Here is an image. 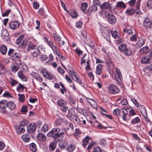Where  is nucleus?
<instances>
[{"mask_svg":"<svg viewBox=\"0 0 152 152\" xmlns=\"http://www.w3.org/2000/svg\"><path fill=\"white\" fill-rule=\"evenodd\" d=\"M37 139L39 141L45 142L46 140V137L45 135L41 133H39L37 135Z\"/></svg>","mask_w":152,"mask_h":152,"instance_id":"obj_19","label":"nucleus"},{"mask_svg":"<svg viewBox=\"0 0 152 152\" xmlns=\"http://www.w3.org/2000/svg\"><path fill=\"white\" fill-rule=\"evenodd\" d=\"M63 121V119L62 118L57 119L55 123V124L56 126L60 125Z\"/></svg>","mask_w":152,"mask_h":152,"instance_id":"obj_48","label":"nucleus"},{"mask_svg":"<svg viewBox=\"0 0 152 152\" xmlns=\"http://www.w3.org/2000/svg\"><path fill=\"white\" fill-rule=\"evenodd\" d=\"M18 95L19 96L20 101L22 102H23L25 101V96L24 94H19Z\"/></svg>","mask_w":152,"mask_h":152,"instance_id":"obj_52","label":"nucleus"},{"mask_svg":"<svg viewBox=\"0 0 152 152\" xmlns=\"http://www.w3.org/2000/svg\"><path fill=\"white\" fill-rule=\"evenodd\" d=\"M91 141V138L87 136L83 140L82 145L84 148H85L89 142Z\"/></svg>","mask_w":152,"mask_h":152,"instance_id":"obj_20","label":"nucleus"},{"mask_svg":"<svg viewBox=\"0 0 152 152\" xmlns=\"http://www.w3.org/2000/svg\"><path fill=\"white\" fill-rule=\"evenodd\" d=\"M3 96L4 97H6L7 98L12 97L10 94L8 92H5L3 95Z\"/></svg>","mask_w":152,"mask_h":152,"instance_id":"obj_60","label":"nucleus"},{"mask_svg":"<svg viewBox=\"0 0 152 152\" xmlns=\"http://www.w3.org/2000/svg\"><path fill=\"white\" fill-rule=\"evenodd\" d=\"M108 89L109 92L111 94H116L120 92L119 88L113 83H111L108 86Z\"/></svg>","mask_w":152,"mask_h":152,"instance_id":"obj_3","label":"nucleus"},{"mask_svg":"<svg viewBox=\"0 0 152 152\" xmlns=\"http://www.w3.org/2000/svg\"><path fill=\"white\" fill-rule=\"evenodd\" d=\"M75 50L79 56H80L83 54V51L79 48H77Z\"/></svg>","mask_w":152,"mask_h":152,"instance_id":"obj_62","label":"nucleus"},{"mask_svg":"<svg viewBox=\"0 0 152 152\" xmlns=\"http://www.w3.org/2000/svg\"><path fill=\"white\" fill-rule=\"evenodd\" d=\"M38 13L42 16H45V13L44 9L43 7L40 8L39 10Z\"/></svg>","mask_w":152,"mask_h":152,"instance_id":"obj_54","label":"nucleus"},{"mask_svg":"<svg viewBox=\"0 0 152 152\" xmlns=\"http://www.w3.org/2000/svg\"><path fill=\"white\" fill-rule=\"evenodd\" d=\"M105 17L107 18L109 23L111 24L115 23L116 21L115 17L112 14H110L107 12L105 13Z\"/></svg>","mask_w":152,"mask_h":152,"instance_id":"obj_4","label":"nucleus"},{"mask_svg":"<svg viewBox=\"0 0 152 152\" xmlns=\"http://www.w3.org/2000/svg\"><path fill=\"white\" fill-rule=\"evenodd\" d=\"M40 54V51L37 49V50L34 51L32 53V56L34 57H38Z\"/></svg>","mask_w":152,"mask_h":152,"instance_id":"obj_47","label":"nucleus"},{"mask_svg":"<svg viewBox=\"0 0 152 152\" xmlns=\"http://www.w3.org/2000/svg\"><path fill=\"white\" fill-rule=\"evenodd\" d=\"M6 72V69L4 66L0 64V75L4 74Z\"/></svg>","mask_w":152,"mask_h":152,"instance_id":"obj_38","label":"nucleus"},{"mask_svg":"<svg viewBox=\"0 0 152 152\" xmlns=\"http://www.w3.org/2000/svg\"><path fill=\"white\" fill-rule=\"evenodd\" d=\"M20 25V23L18 21L11 22L9 24L10 28L12 30H15L17 29L19 27Z\"/></svg>","mask_w":152,"mask_h":152,"instance_id":"obj_6","label":"nucleus"},{"mask_svg":"<svg viewBox=\"0 0 152 152\" xmlns=\"http://www.w3.org/2000/svg\"><path fill=\"white\" fill-rule=\"evenodd\" d=\"M53 36L55 39L58 42L61 39V37L60 36L56 33L53 34Z\"/></svg>","mask_w":152,"mask_h":152,"instance_id":"obj_55","label":"nucleus"},{"mask_svg":"<svg viewBox=\"0 0 152 152\" xmlns=\"http://www.w3.org/2000/svg\"><path fill=\"white\" fill-rule=\"evenodd\" d=\"M76 147L75 145L70 144L67 148V149L69 152H72L75 149Z\"/></svg>","mask_w":152,"mask_h":152,"instance_id":"obj_42","label":"nucleus"},{"mask_svg":"<svg viewBox=\"0 0 152 152\" xmlns=\"http://www.w3.org/2000/svg\"><path fill=\"white\" fill-rule=\"evenodd\" d=\"M69 101L72 104V105L73 107H75L76 103V101L72 98L70 97L69 99Z\"/></svg>","mask_w":152,"mask_h":152,"instance_id":"obj_61","label":"nucleus"},{"mask_svg":"<svg viewBox=\"0 0 152 152\" xmlns=\"http://www.w3.org/2000/svg\"><path fill=\"white\" fill-rule=\"evenodd\" d=\"M149 51V49L148 46H145L141 48L139 52L142 54H147Z\"/></svg>","mask_w":152,"mask_h":152,"instance_id":"obj_25","label":"nucleus"},{"mask_svg":"<svg viewBox=\"0 0 152 152\" xmlns=\"http://www.w3.org/2000/svg\"><path fill=\"white\" fill-rule=\"evenodd\" d=\"M29 147L31 150L33 152H35L37 151L36 146L34 143H31Z\"/></svg>","mask_w":152,"mask_h":152,"instance_id":"obj_46","label":"nucleus"},{"mask_svg":"<svg viewBox=\"0 0 152 152\" xmlns=\"http://www.w3.org/2000/svg\"><path fill=\"white\" fill-rule=\"evenodd\" d=\"M111 33L112 37L114 38H117L119 37V35L117 34V33L116 31H111Z\"/></svg>","mask_w":152,"mask_h":152,"instance_id":"obj_58","label":"nucleus"},{"mask_svg":"<svg viewBox=\"0 0 152 152\" xmlns=\"http://www.w3.org/2000/svg\"><path fill=\"white\" fill-rule=\"evenodd\" d=\"M145 39L143 38H139L136 44V47L139 48L142 47L145 44Z\"/></svg>","mask_w":152,"mask_h":152,"instance_id":"obj_15","label":"nucleus"},{"mask_svg":"<svg viewBox=\"0 0 152 152\" xmlns=\"http://www.w3.org/2000/svg\"><path fill=\"white\" fill-rule=\"evenodd\" d=\"M128 113L127 110L125 109H121V110L119 109H115L113 112V114H120V113H123V114H128Z\"/></svg>","mask_w":152,"mask_h":152,"instance_id":"obj_16","label":"nucleus"},{"mask_svg":"<svg viewBox=\"0 0 152 152\" xmlns=\"http://www.w3.org/2000/svg\"><path fill=\"white\" fill-rule=\"evenodd\" d=\"M69 119L75 122H78L80 121L79 118L77 117L75 115H67L66 116Z\"/></svg>","mask_w":152,"mask_h":152,"instance_id":"obj_18","label":"nucleus"},{"mask_svg":"<svg viewBox=\"0 0 152 152\" xmlns=\"http://www.w3.org/2000/svg\"><path fill=\"white\" fill-rule=\"evenodd\" d=\"M141 0H137L135 8L136 9L133 8H128L126 10V13L127 15H133L135 13L137 15H141L142 13L140 10V2Z\"/></svg>","mask_w":152,"mask_h":152,"instance_id":"obj_2","label":"nucleus"},{"mask_svg":"<svg viewBox=\"0 0 152 152\" xmlns=\"http://www.w3.org/2000/svg\"><path fill=\"white\" fill-rule=\"evenodd\" d=\"M28 111V108L27 106L23 105L22 106L20 110V111L23 113H25Z\"/></svg>","mask_w":152,"mask_h":152,"instance_id":"obj_56","label":"nucleus"},{"mask_svg":"<svg viewBox=\"0 0 152 152\" xmlns=\"http://www.w3.org/2000/svg\"><path fill=\"white\" fill-rule=\"evenodd\" d=\"M77 83H78L81 85L82 84L81 79H80L78 77L76 76L75 78L73 79Z\"/></svg>","mask_w":152,"mask_h":152,"instance_id":"obj_63","label":"nucleus"},{"mask_svg":"<svg viewBox=\"0 0 152 152\" xmlns=\"http://www.w3.org/2000/svg\"><path fill=\"white\" fill-rule=\"evenodd\" d=\"M117 7L120 8H125L126 7V6L123 2L119 1L117 3Z\"/></svg>","mask_w":152,"mask_h":152,"instance_id":"obj_40","label":"nucleus"},{"mask_svg":"<svg viewBox=\"0 0 152 152\" xmlns=\"http://www.w3.org/2000/svg\"><path fill=\"white\" fill-rule=\"evenodd\" d=\"M8 33L7 31L6 30H3L2 31L1 33V36L3 37V38L5 39L6 41H8L9 39V37L8 36Z\"/></svg>","mask_w":152,"mask_h":152,"instance_id":"obj_28","label":"nucleus"},{"mask_svg":"<svg viewBox=\"0 0 152 152\" xmlns=\"http://www.w3.org/2000/svg\"><path fill=\"white\" fill-rule=\"evenodd\" d=\"M60 131V129L59 128H54L47 134V136L52 137L55 140L58 139V140L59 141L63 139L64 133L62 132L59 133Z\"/></svg>","mask_w":152,"mask_h":152,"instance_id":"obj_1","label":"nucleus"},{"mask_svg":"<svg viewBox=\"0 0 152 152\" xmlns=\"http://www.w3.org/2000/svg\"><path fill=\"white\" fill-rule=\"evenodd\" d=\"M17 75L18 77L22 81L26 82L27 81L28 78L24 75L23 72L22 71L20 70L18 71Z\"/></svg>","mask_w":152,"mask_h":152,"instance_id":"obj_17","label":"nucleus"},{"mask_svg":"<svg viewBox=\"0 0 152 152\" xmlns=\"http://www.w3.org/2000/svg\"><path fill=\"white\" fill-rule=\"evenodd\" d=\"M22 140L26 142H28L30 140L29 136L27 134H25L22 135Z\"/></svg>","mask_w":152,"mask_h":152,"instance_id":"obj_39","label":"nucleus"},{"mask_svg":"<svg viewBox=\"0 0 152 152\" xmlns=\"http://www.w3.org/2000/svg\"><path fill=\"white\" fill-rule=\"evenodd\" d=\"M7 106L11 110H13L16 107V105L13 101H9V102H7Z\"/></svg>","mask_w":152,"mask_h":152,"instance_id":"obj_23","label":"nucleus"},{"mask_svg":"<svg viewBox=\"0 0 152 152\" xmlns=\"http://www.w3.org/2000/svg\"><path fill=\"white\" fill-rule=\"evenodd\" d=\"M93 123L94 124V126L98 129H106L107 128V127L102 125L100 123L97 122V121L96 122H93Z\"/></svg>","mask_w":152,"mask_h":152,"instance_id":"obj_31","label":"nucleus"},{"mask_svg":"<svg viewBox=\"0 0 152 152\" xmlns=\"http://www.w3.org/2000/svg\"><path fill=\"white\" fill-rule=\"evenodd\" d=\"M57 104L59 106L63 107L66 105L67 103L64 100L60 99L58 101Z\"/></svg>","mask_w":152,"mask_h":152,"instance_id":"obj_36","label":"nucleus"},{"mask_svg":"<svg viewBox=\"0 0 152 152\" xmlns=\"http://www.w3.org/2000/svg\"><path fill=\"white\" fill-rule=\"evenodd\" d=\"M143 26L146 28H151L152 26V21L148 18H145L143 22Z\"/></svg>","mask_w":152,"mask_h":152,"instance_id":"obj_8","label":"nucleus"},{"mask_svg":"<svg viewBox=\"0 0 152 152\" xmlns=\"http://www.w3.org/2000/svg\"><path fill=\"white\" fill-rule=\"evenodd\" d=\"M136 1V0H131L128 2L129 6L131 7H134Z\"/></svg>","mask_w":152,"mask_h":152,"instance_id":"obj_53","label":"nucleus"},{"mask_svg":"<svg viewBox=\"0 0 152 152\" xmlns=\"http://www.w3.org/2000/svg\"><path fill=\"white\" fill-rule=\"evenodd\" d=\"M24 36L22 35L18 37L16 41V43L18 45H20L21 44L22 41L24 38Z\"/></svg>","mask_w":152,"mask_h":152,"instance_id":"obj_32","label":"nucleus"},{"mask_svg":"<svg viewBox=\"0 0 152 152\" xmlns=\"http://www.w3.org/2000/svg\"><path fill=\"white\" fill-rule=\"evenodd\" d=\"M44 39L47 45L50 47L52 49H56V46L54 45L53 42L51 39H48L47 37H44Z\"/></svg>","mask_w":152,"mask_h":152,"instance_id":"obj_14","label":"nucleus"},{"mask_svg":"<svg viewBox=\"0 0 152 152\" xmlns=\"http://www.w3.org/2000/svg\"><path fill=\"white\" fill-rule=\"evenodd\" d=\"M126 46L127 45L126 44L124 43L121 44L118 46V50L122 52L126 48Z\"/></svg>","mask_w":152,"mask_h":152,"instance_id":"obj_41","label":"nucleus"},{"mask_svg":"<svg viewBox=\"0 0 152 152\" xmlns=\"http://www.w3.org/2000/svg\"><path fill=\"white\" fill-rule=\"evenodd\" d=\"M13 54V56L10 57V58L14 61H18V62L16 63V64L18 66L19 65H21V63L20 62L21 56L20 54L18 53H15Z\"/></svg>","mask_w":152,"mask_h":152,"instance_id":"obj_5","label":"nucleus"},{"mask_svg":"<svg viewBox=\"0 0 152 152\" xmlns=\"http://www.w3.org/2000/svg\"><path fill=\"white\" fill-rule=\"evenodd\" d=\"M152 57V49L150 50L149 55L141 58V62L142 64H148L150 61L151 57Z\"/></svg>","mask_w":152,"mask_h":152,"instance_id":"obj_10","label":"nucleus"},{"mask_svg":"<svg viewBox=\"0 0 152 152\" xmlns=\"http://www.w3.org/2000/svg\"><path fill=\"white\" fill-rule=\"evenodd\" d=\"M88 7V4L87 3H83L81 4V8L83 12L84 13L86 14V10Z\"/></svg>","mask_w":152,"mask_h":152,"instance_id":"obj_34","label":"nucleus"},{"mask_svg":"<svg viewBox=\"0 0 152 152\" xmlns=\"http://www.w3.org/2000/svg\"><path fill=\"white\" fill-rule=\"evenodd\" d=\"M69 73L72 79L76 76V73L73 70H69Z\"/></svg>","mask_w":152,"mask_h":152,"instance_id":"obj_50","label":"nucleus"},{"mask_svg":"<svg viewBox=\"0 0 152 152\" xmlns=\"http://www.w3.org/2000/svg\"><path fill=\"white\" fill-rule=\"evenodd\" d=\"M85 43L88 45L91 48L92 47L94 46L93 44H92V41L90 38H88L86 40H84Z\"/></svg>","mask_w":152,"mask_h":152,"instance_id":"obj_33","label":"nucleus"},{"mask_svg":"<svg viewBox=\"0 0 152 152\" xmlns=\"http://www.w3.org/2000/svg\"><path fill=\"white\" fill-rule=\"evenodd\" d=\"M7 101L3 100L0 102V108H6V104L7 105Z\"/></svg>","mask_w":152,"mask_h":152,"instance_id":"obj_49","label":"nucleus"},{"mask_svg":"<svg viewBox=\"0 0 152 152\" xmlns=\"http://www.w3.org/2000/svg\"><path fill=\"white\" fill-rule=\"evenodd\" d=\"M28 44L27 41L25 40H23L22 41L21 44L20 45V48L25 47Z\"/></svg>","mask_w":152,"mask_h":152,"instance_id":"obj_51","label":"nucleus"},{"mask_svg":"<svg viewBox=\"0 0 152 152\" xmlns=\"http://www.w3.org/2000/svg\"><path fill=\"white\" fill-rule=\"evenodd\" d=\"M106 64L110 70H113L114 68V66L111 59L110 57H107L106 60Z\"/></svg>","mask_w":152,"mask_h":152,"instance_id":"obj_13","label":"nucleus"},{"mask_svg":"<svg viewBox=\"0 0 152 152\" xmlns=\"http://www.w3.org/2000/svg\"><path fill=\"white\" fill-rule=\"evenodd\" d=\"M148 7L152 9V0H148L147 2Z\"/></svg>","mask_w":152,"mask_h":152,"instance_id":"obj_64","label":"nucleus"},{"mask_svg":"<svg viewBox=\"0 0 152 152\" xmlns=\"http://www.w3.org/2000/svg\"><path fill=\"white\" fill-rule=\"evenodd\" d=\"M69 14L73 18H76L78 16V14L74 10H70Z\"/></svg>","mask_w":152,"mask_h":152,"instance_id":"obj_35","label":"nucleus"},{"mask_svg":"<svg viewBox=\"0 0 152 152\" xmlns=\"http://www.w3.org/2000/svg\"><path fill=\"white\" fill-rule=\"evenodd\" d=\"M18 84V85L16 88V90L19 92H21L23 91L25 88L27 89L24 85L20 83H19Z\"/></svg>","mask_w":152,"mask_h":152,"instance_id":"obj_27","label":"nucleus"},{"mask_svg":"<svg viewBox=\"0 0 152 152\" xmlns=\"http://www.w3.org/2000/svg\"><path fill=\"white\" fill-rule=\"evenodd\" d=\"M48 129V126L45 124L42 127L41 130V131L44 132H46Z\"/></svg>","mask_w":152,"mask_h":152,"instance_id":"obj_57","label":"nucleus"},{"mask_svg":"<svg viewBox=\"0 0 152 152\" xmlns=\"http://www.w3.org/2000/svg\"><path fill=\"white\" fill-rule=\"evenodd\" d=\"M100 7L102 9L105 10L111 9L110 4L108 2H104L102 4L100 5Z\"/></svg>","mask_w":152,"mask_h":152,"instance_id":"obj_21","label":"nucleus"},{"mask_svg":"<svg viewBox=\"0 0 152 152\" xmlns=\"http://www.w3.org/2000/svg\"><path fill=\"white\" fill-rule=\"evenodd\" d=\"M97 10V7L94 4H92L89 6L88 9L86 10V14L88 15H90L91 13H94L96 12Z\"/></svg>","mask_w":152,"mask_h":152,"instance_id":"obj_9","label":"nucleus"},{"mask_svg":"<svg viewBox=\"0 0 152 152\" xmlns=\"http://www.w3.org/2000/svg\"><path fill=\"white\" fill-rule=\"evenodd\" d=\"M36 128V124L34 123H31L27 127V131L29 133H33L35 131Z\"/></svg>","mask_w":152,"mask_h":152,"instance_id":"obj_12","label":"nucleus"},{"mask_svg":"<svg viewBox=\"0 0 152 152\" xmlns=\"http://www.w3.org/2000/svg\"><path fill=\"white\" fill-rule=\"evenodd\" d=\"M40 73L42 74L44 77L47 79L51 80L53 78L52 76L48 73V71L45 69H44L41 70Z\"/></svg>","mask_w":152,"mask_h":152,"instance_id":"obj_11","label":"nucleus"},{"mask_svg":"<svg viewBox=\"0 0 152 152\" xmlns=\"http://www.w3.org/2000/svg\"><path fill=\"white\" fill-rule=\"evenodd\" d=\"M122 77V76L120 70L116 68L115 77L118 84H120L121 83Z\"/></svg>","mask_w":152,"mask_h":152,"instance_id":"obj_7","label":"nucleus"},{"mask_svg":"<svg viewBox=\"0 0 152 152\" xmlns=\"http://www.w3.org/2000/svg\"><path fill=\"white\" fill-rule=\"evenodd\" d=\"M103 66L101 64H98L96 68V73L98 75H101L102 73V70Z\"/></svg>","mask_w":152,"mask_h":152,"instance_id":"obj_22","label":"nucleus"},{"mask_svg":"<svg viewBox=\"0 0 152 152\" xmlns=\"http://www.w3.org/2000/svg\"><path fill=\"white\" fill-rule=\"evenodd\" d=\"M17 130V132L18 134L19 133H23L24 132L25 130L24 126H20V125H19V126L18 127V129Z\"/></svg>","mask_w":152,"mask_h":152,"instance_id":"obj_44","label":"nucleus"},{"mask_svg":"<svg viewBox=\"0 0 152 152\" xmlns=\"http://www.w3.org/2000/svg\"><path fill=\"white\" fill-rule=\"evenodd\" d=\"M152 71V65H150L144 69V71L147 75H149Z\"/></svg>","mask_w":152,"mask_h":152,"instance_id":"obj_29","label":"nucleus"},{"mask_svg":"<svg viewBox=\"0 0 152 152\" xmlns=\"http://www.w3.org/2000/svg\"><path fill=\"white\" fill-rule=\"evenodd\" d=\"M141 114H147V113L146 111V109L145 107L143 105L139 106Z\"/></svg>","mask_w":152,"mask_h":152,"instance_id":"obj_37","label":"nucleus"},{"mask_svg":"<svg viewBox=\"0 0 152 152\" xmlns=\"http://www.w3.org/2000/svg\"><path fill=\"white\" fill-rule=\"evenodd\" d=\"M137 34H135L131 36L129 38V39L132 42H136L137 40Z\"/></svg>","mask_w":152,"mask_h":152,"instance_id":"obj_45","label":"nucleus"},{"mask_svg":"<svg viewBox=\"0 0 152 152\" xmlns=\"http://www.w3.org/2000/svg\"><path fill=\"white\" fill-rule=\"evenodd\" d=\"M7 46L5 45H2L0 47V52L3 55H5L7 52Z\"/></svg>","mask_w":152,"mask_h":152,"instance_id":"obj_24","label":"nucleus"},{"mask_svg":"<svg viewBox=\"0 0 152 152\" xmlns=\"http://www.w3.org/2000/svg\"><path fill=\"white\" fill-rule=\"evenodd\" d=\"M37 46L36 45H34L31 42H29L27 48V50L29 51L31 50H34Z\"/></svg>","mask_w":152,"mask_h":152,"instance_id":"obj_30","label":"nucleus"},{"mask_svg":"<svg viewBox=\"0 0 152 152\" xmlns=\"http://www.w3.org/2000/svg\"><path fill=\"white\" fill-rule=\"evenodd\" d=\"M132 53V49L129 47H127L124 54L127 56H130L131 55Z\"/></svg>","mask_w":152,"mask_h":152,"instance_id":"obj_43","label":"nucleus"},{"mask_svg":"<svg viewBox=\"0 0 152 152\" xmlns=\"http://www.w3.org/2000/svg\"><path fill=\"white\" fill-rule=\"evenodd\" d=\"M56 146V144L54 142H52L50 145L49 148L50 150L53 151L55 149Z\"/></svg>","mask_w":152,"mask_h":152,"instance_id":"obj_59","label":"nucleus"},{"mask_svg":"<svg viewBox=\"0 0 152 152\" xmlns=\"http://www.w3.org/2000/svg\"><path fill=\"white\" fill-rule=\"evenodd\" d=\"M10 82L12 87L16 86L19 83L18 81L13 78H11L10 79Z\"/></svg>","mask_w":152,"mask_h":152,"instance_id":"obj_26","label":"nucleus"}]
</instances>
